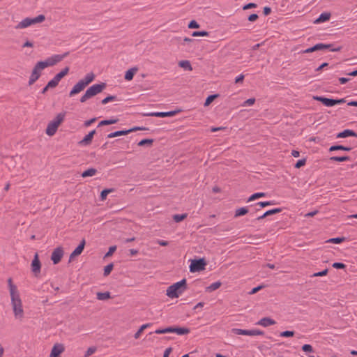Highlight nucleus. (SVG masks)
<instances>
[{
    "mask_svg": "<svg viewBox=\"0 0 357 357\" xmlns=\"http://www.w3.org/2000/svg\"><path fill=\"white\" fill-rule=\"evenodd\" d=\"M188 289L185 278L170 285L167 289V295L171 298H178Z\"/></svg>",
    "mask_w": 357,
    "mask_h": 357,
    "instance_id": "nucleus-1",
    "label": "nucleus"
},
{
    "mask_svg": "<svg viewBox=\"0 0 357 357\" xmlns=\"http://www.w3.org/2000/svg\"><path fill=\"white\" fill-rule=\"evenodd\" d=\"M107 86L106 83L96 84L90 86L85 93L80 98L81 102H85L87 100L101 93Z\"/></svg>",
    "mask_w": 357,
    "mask_h": 357,
    "instance_id": "nucleus-2",
    "label": "nucleus"
},
{
    "mask_svg": "<svg viewBox=\"0 0 357 357\" xmlns=\"http://www.w3.org/2000/svg\"><path fill=\"white\" fill-rule=\"evenodd\" d=\"M10 298L15 317L22 319L24 317V310L20 293L10 295Z\"/></svg>",
    "mask_w": 357,
    "mask_h": 357,
    "instance_id": "nucleus-3",
    "label": "nucleus"
},
{
    "mask_svg": "<svg viewBox=\"0 0 357 357\" xmlns=\"http://www.w3.org/2000/svg\"><path fill=\"white\" fill-rule=\"evenodd\" d=\"M333 44L317 43L315 45L303 50V53H312L315 51L324 50L327 49H329L331 52H339L342 49L341 47L331 48Z\"/></svg>",
    "mask_w": 357,
    "mask_h": 357,
    "instance_id": "nucleus-4",
    "label": "nucleus"
},
{
    "mask_svg": "<svg viewBox=\"0 0 357 357\" xmlns=\"http://www.w3.org/2000/svg\"><path fill=\"white\" fill-rule=\"evenodd\" d=\"M206 262L204 258L193 259L189 266L191 273L199 272L205 269Z\"/></svg>",
    "mask_w": 357,
    "mask_h": 357,
    "instance_id": "nucleus-5",
    "label": "nucleus"
},
{
    "mask_svg": "<svg viewBox=\"0 0 357 357\" xmlns=\"http://www.w3.org/2000/svg\"><path fill=\"white\" fill-rule=\"evenodd\" d=\"M43 70V69L40 68V66H38V63H36V64L35 65V66L33 67V68L32 70L31 74L29 77V86L33 84L39 79V77L41 75V71Z\"/></svg>",
    "mask_w": 357,
    "mask_h": 357,
    "instance_id": "nucleus-6",
    "label": "nucleus"
},
{
    "mask_svg": "<svg viewBox=\"0 0 357 357\" xmlns=\"http://www.w3.org/2000/svg\"><path fill=\"white\" fill-rule=\"evenodd\" d=\"M180 110L178 111H169V112H150V113H144L142 114L144 116H155V117H170L175 116Z\"/></svg>",
    "mask_w": 357,
    "mask_h": 357,
    "instance_id": "nucleus-7",
    "label": "nucleus"
},
{
    "mask_svg": "<svg viewBox=\"0 0 357 357\" xmlns=\"http://www.w3.org/2000/svg\"><path fill=\"white\" fill-rule=\"evenodd\" d=\"M63 256V250L61 247L55 248L51 255V259L54 264H57L61 260Z\"/></svg>",
    "mask_w": 357,
    "mask_h": 357,
    "instance_id": "nucleus-8",
    "label": "nucleus"
},
{
    "mask_svg": "<svg viewBox=\"0 0 357 357\" xmlns=\"http://www.w3.org/2000/svg\"><path fill=\"white\" fill-rule=\"evenodd\" d=\"M86 87L83 81L79 80L72 89L69 93V96L73 97V96L79 93Z\"/></svg>",
    "mask_w": 357,
    "mask_h": 357,
    "instance_id": "nucleus-9",
    "label": "nucleus"
},
{
    "mask_svg": "<svg viewBox=\"0 0 357 357\" xmlns=\"http://www.w3.org/2000/svg\"><path fill=\"white\" fill-rule=\"evenodd\" d=\"M41 268V264L38 258V255L36 253L34 255V258L31 262V270L36 275L40 273Z\"/></svg>",
    "mask_w": 357,
    "mask_h": 357,
    "instance_id": "nucleus-10",
    "label": "nucleus"
},
{
    "mask_svg": "<svg viewBox=\"0 0 357 357\" xmlns=\"http://www.w3.org/2000/svg\"><path fill=\"white\" fill-rule=\"evenodd\" d=\"M86 245V241L83 238L79 245L74 250V251L70 255V260L79 255L83 252L84 246Z\"/></svg>",
    "mask_w": 357,
    "mask_h": 357,
    "instance_id": "nucleus-11",
    "label": "nucleus"
},
{
    "mask_svg": "<svg viewBox=\"0 0 357 357\" xmlns=\"http://www.w3.org/2000/svg\"><path fill=\"white\" fill-rule=\"evenodd\" d=\"M96 132V130H91L79 142V144L82 146H87L91 144Z\"/></svg>",
    "mask_w": 357,
    "mask_h": 357,
    "instance_id": "nucleus-12",
    "label": "nucleus"
},
{
    "mask_svg": "<svg viewBox=\"0 0 357 357\" xmlns=\"http://www.w3.org/2000/svg\"><path fill=\"white\" fill-rule=\"evenodd\" d=\"M64 351L62 344H56L52 349L50 357H58Z\"/></svg>",
    "mask_w": 357,
    "mask_h": 357,
    "instance_id": "nucleus-13",
    "label": "nucleus"
},
{
    "mask_svg": "<svg viewBox=\"0 0 357 357\" xmlns=\"http://www.w3.org/2000/svg\"><path fill=\"white\" fill-rule=\"evenodd\" d=\"M313 98L317 101L321 102L326 107L334 106V99L328 98L324 96H314Z\"/></svg>",
    "mask_w": 357,
    "mask_h": 357,
    "instance_id": "nucleus-14",
    "label": "nucleus"
},
{
    "mask_svg": "<svg viewBox=\"0 0 357 357\" xmlns=\"http://www.w3.org/2000/svg\"><path fill=\"white\" fill-rule=\"evenodd\" d=\"M59 126L54 121H50L47 126L46 134L49 136H53L56 133Z\"/></svg>",
    "mask_w": 357,
    "mask_h": 357,
    "instance_id": "nucleus-15",
    "label": "nucleus"
},
{
    "mask_svg": "<svg viewBox=\"0 0 357 357\" xmlns=\"http://www.w3.org/2000/svg\"><path fill=\"white\" fill-rule=\"evenodd\" d=\"M275 321L270 317H264L261 319L257 323V325L262 326L264 327H267L271 325L275 324Z\"/></svg>",
    "mask_w": 357,
    "mask_h": 357,
    "instance_id": "nucleus-16",
    "label": "nucleus"
},
{
    "mask_svg": "<svg viewBox=\"0 0 357 357\" xmlns=\"http://www.w3.org/2000/svg\"><path fill=\"white\" fill-rule=\"evenodd\" d=\"M347 137H357V133L352 130L346 129L342 132H339L337 135V138H344Z\"/></svg>",
    "mask_w": 357,
    "mask_h": 357,
    "instance_id": "nucleus-17",
    "label": "nucleus"
},
{
    "mask_svg": "<svg viewBox=\"0 0 357 357\" xmlns=\"http://www.w3.org/2000/svg\"><path fill=\"white\" fill-rule=\"evenodd\" d=\"M31 24H33L32 18L26 17L21 21L17 26L16 29H24L26 28Z\"/></svg>",
    "mask_w": 357,
    "mask_h": 357,
    "instance_id": "nucleus-18",
    "label": "nucleus"
},
{
    "mask_svg": "<svg viewBox=\"0 0 357 357\" xmlns=\"http://www.w3.org/2000/svg\"><path fill=\"white\" fill-rule=\"evenodd\" d=\"M38 66H40V68H41L43 69H45L47 67L53 66L55 65L52 56L47 58L45 61H38Z\"/></svg>",
    "mask_w": 357,
    "mask_h": 357,
    "instance_id": "nucleus-19",
    "label": "nucleus"
},
{
    "mask_svg": "<svg viewBox=\"0 0 357 357\" xmlns=\"http://www.w3.org/2000/svg\"><path fill=\"white\" fill-rule=\"evenodd\" d=\"M331 13L328 12L322 13L319 17L314 21V23L319 24L328 21L331 18Z\"/></svg>",
    "mask_w": 357,
    "mask_h": 357,
    "instance_id": "nucleus-20",
    "label": "nucleus"
},
{
    "mask_svg": "<svg viewBox=\"0 0 357 357\" xmlns=\"http://www.w3.org/2000/svg\"><path fill=\"white\" fill-rule=\"evenodd\" d=\"M138 68L137 67H133L130 68L126 72L124 78L127 81H130L133 79L135 74L137 72Z\"/></svg>",
    "mask_w": 357,
    "mask_h": 357,
    "instance_id": "nucleus-21",
    "label": "nucleus"
},
{
    "mask_svg": "<svg viewBox=\"0 0 357 357\" xmlns=\"http://www.w3.org/2000/svg\"><path fill=\"white\" fill-rule=\"evenodd\" d=\"M8 285L9 288L10 295L19 293L17 286L13 283V280L11 278H9L8 279Z\"/></svg>",
    "mask_w": 357,
    "mask_h": 357,
    "instance_id": "nucleus-22",
    "label": "nucleus"
},
{
    "mask_svg": "<svg viewBox=\"0 0 357 357\" xmlns=\"http://www.w3.org/2000/svg\"><path fill=\"white\" fill-rule=\"evenodd\" d=\"M349 151L351 150V147L350 146H342V145H333V146H331L330 148H329V151L331 152V151Z\"/></svg>",
    "mask_w": 357,
    "mask_h": 357,
    "instance_id": "nucleus-23",
    "label": "nucleus"
},
{
    "mask_svg": "<svg viewBox=\"0 0 357 357\" xmlns=\"http://www.w3.org/2000/svg\"><path fill=\"white\" fill-rule=\"evenodd\" d=\"M232 333L236 335H249L251 336V330L232 328Z\"/></svg>",
    "mask_w": 357,
    "mask_h": 357,
    "instance_id": "nucleus-24",
    "label": "nucleus"
},
{
    "mask_svg": "<svg viewBox=\"0 0 357 357\" xmlns=\"http://www.w3.org/2000/svg\"><path fill=\"white\" fill-rule=\"evenodd\" d=\"M173 333L180 335H185L190 333V329L188 328L173 327Z\"/></svg>",
    "mask_w": 357,
    "mask_h": 357,
    "instance_id": "nucleus-25",
    "label": "nucleus"
},
{
    "mask_svg": "<svg viewBox=\"0 0 357 357\" xmlns=\"http://www.w3.org/2000/svg\"><path fill=\"white\" fill-rule=\"evenodd\" d=\"M95 79V75L93 73H89L86 74L84 79H80L83 81L84 84L87 86L91 82H92Z\"/></svg>",
    "mask_w": 357,
    "mask_h": 357,
    "instance_id": "nucleus-26",
    "label": "nucleus"
},
{
    "mask_svg": "<svg viewBox=\"0 0 357 357\" xmlns=\"http://www.w3.org/2000/svg\"><path fill=\"white\" fill-rule=\"evenodd\" d=\"M331 161L334 162H344V161H350L351 158L347 155L344 156H332L330 158Z\"/></svg>",
    "mask_w": 357,
    "mask_h": 357,
    "instance_id": "nucleus-27",
    "label": "nucleus"
},
{
    "mask_svg": "<svg viewBox=\"0 0 357 357\" xmlns=\"http://www.w3.org/2000/svg\"><path fill=\"white\" fill-rule=\"evenodd\" d=\"M96 296L97 299L100 301H105L111 298V295L109 291L98 292Z\"/></svg>",
    "mask_w": 357,
    "mask_h": 357,
    "instance_id": "nucleus-28",
    "label": "nucleus"
},
{
    "mask_svg": "<svg viewBox=\"0 0 357 357\" xmlns=\"http://www.w3.org/2000/svg\"><path fill=\"white\" fill-rule=\"evenodd\" d=\"M97 173V169L95 168H89L82 173L83 178L93 176Z\"/></svg>",
    "mask_w": 357,
    "mask_h": 357,
    "instance_id": "nucleus-29",
    "label": "nucleus"
},
{
    "mask_svg": "<svg viewBox=\"0 0 357 357\" xmlns=\"http://www.w3.org/2000/svg\"><path fill=\"white\" fill-rule=\"evenodd\" d=\"M69 54L68 52H65L63 54H54L52 57L55 64L61 61L64 58H66Z\"/></svg>",
    "mask_w": 357,
    "mask_h": 357,
    "instance_id": "nucleus-30",
    "label": "nucleus"
},
{
    "mask_svg": "<svg viewBox=\"0 0 357 357\" xmlns=\"http://www.w3.org/2000/svg\"><path fill=\"white\" fill-rule=\"evenodd\" d=\"M178 66L181 68H183L186 70H192L190 62L188 60H182V61H179Z\"/></svg>",
    "mask_w": 357,
    "mask_h": 357,
    "instance_id": "nucleus-31",
    "label": "nucleus"
},
{
    "mask_svg": "<svg viewBox=\"0 0 357 357\" xmlns=\"http://www.w3.org/2000/svg\"><path fill=\"white\" fill-rule=\"evenodd\" d=\"M151 325H152V324L148 323V324H143L142 326H141V327L139 328V330L134 335V337L135 339H138L140 337L142 333L144 331V330L150 327Z\"/></svg>",
    "mask_w": 357,
    "mask_h": 357,
    "instance_id": "nucleus-32",
    "label": "nucleus"
},
{
    "mask_svg": "<svg viewBox=\"0 0 357 357\" xmlns=\"http://www.w3.org/2000/svg\"><path fill=\"white\" fill-rule=\"evenodd\" d=\"M118 121H119L118 119H111L102 120L98 123V127L114 124V123H116Z\"/></svg>",
    "mask_w": 357,
    "mask_h": 357,
    "instance_id": "nucleus-33",
    "label": "nucleus"
},
{
    "mask_svg": "<svg viewBox=\"0 0 357 357\" xmlns=\"http://www.w3.org/2000/svg\"><path fill=\"white\" fill-rule=\"evenodd\" d=\"M128 134L127 130H118L115 131L114 132H111L109 135H107V138H113L119 136L126 135Z\"/></svg>",
    "mask_w": 357,
    "mask_h": 357,
    "instance_id": "nucleus-34",
    "label": "nucleus"
},
{
    "mask_svg": "<svg viewBox=\"0 0 357 357\" xmlns=\"http://www.w3.org/2000/svg\"><path fill=\"white\" fill-rule=\"evenodd\" d=\"M69 70H70V68L68 66H66L60 73H57L54 77L59 81H61V79L68 73Z\"/></svg>",
    "mask_w": 357,
    "mask_h": 357,
    "instance_id": "nucleus-35",
    "label": "nucleus"
},
{
    "mask_svg": "<svg viewBox=\"0 0 357 357\" xmlns=\"http://www.w3.org/2000/svg\"><path fill=\"white\" fill-rule=\"evenodd\" d=\"M248 213L247 207H241L236 210L234 217L237 218L239 216L244 215Z\"/></svg>",
    "mask_w": 357,
    "mask_h": 357,
    "instance_id": "nucleus-36",
    "label": "nucleus"
},
{
    "mask_svg": "<svg viewBox=\"0 0 357 357\" xmlns=\"http://www.w3.org/2000/svg\"><path fill=\"white\" fill-rule=\"evenodd\" d=\"M222 283L220 281H217L215 282L212 283L208 287H206V291L211 292L216 289H218Z\"/></svg>",
    "mask_w": 357,
    "mask_h": 357,
    "instance_id": "nucleus-37",
    "label": "nucleus"
},
{
    "mask_svg": "<svg viewBox=\"0 0 357 357\" xmlns=\"http://www.w3.org/2000/svg\"><path fill=\"white\" fill-rule=\"evenodd\" d=\"M188 216L187 213H182V214H175L173 215V220L176 222H179L185 220Z\"/></svg>",
    "mask_w": 357,
    "mask_h": 357,
    "instance_id": "nucleus-38",
    "label": "nucleus"
},
{
    "mask_svg": "<svg viewBox=\"0 0 357 357\" xmlns=\"http://www.w3.org/2000/svg\"><path fill=\"white\" fill-rule=\"evenodd\" d=\"M156 334H165L168 333H173V327H167L165 328H159L154 331Z\"/></svg>",
    "mask_w": 357,
    "mask_h": 357,
    "instance_id": "nucleus-39",
    "label": "nucleus"
},
{
    "mask_svg": "<svg viewBox=\"0 0 357 357\" xmlns=\"http://www.w3.org/2000/svg\"><path fill=\"white\" fill-rule=\"evenodd\" d=\"M266 196V193L264 192H256L252 194L248 199V202L254 201L258 198L264 197Z\"/></svg>",
    "mask_w": 357,
    "mask_h": 357,
    "instance_id": "nucleus-40",
    "label": "nucleus"
},
{
    "mask_svg": "<svg viewBox=\"0 0 357 357\" xmlns=\"http://www.w3.org/2000/svg\"><path fill=\"white\" fill-rule=\"evenodd\" d=\"M65 118V113H59L56 115L55 119L53 120L58 126H59Z\"/></svg>",
    "mask_w": 357,
    "mask_h": 357,
    "instance_id": "nucleus-41",
    "label": "nucleus"
},
{
    "mask_svg": "<svg viewBox=\"0 0 357 357\" xmlns=\"http://www.w3.org/2000/svg\"><path fill=\"white\" fill-rule=\"evenodd\" d=\"M153 143V139H144L138 142V146H143L145 145L151 146Z\"/></svg>",
    "mask_w": 357,
    "mask_h": 357,
    "instance_id": "nucleus-42",
    "label": "nucleus"
},
{
    "mask_svg": "<svg viewBox=\"0 0 357 357\" xmlns=\"http://www.w3.org/2000/svg\"><path fill=\"white\" fill-rule=\"evenodd\" d=\"M282 211V209L281 208H273V209L266 211L264 213V216L272 215L280 213Z\"/></svg>",
    "mask_w": 357,
    "mask_h": 357,
    "instance_id": "nucleus-43",
    "label": "nucleus"
},
{
    "mask_svg": "<svg viewBox=\"0 0 357 357\" xmlns=\"http://www.w3.org/2000/svg\"><path fill=\"white\" fill-rule=\"evenodd\" d=\"M218 96V94H213L208 96L205 100L204 106H208Z\"/></svg>",
    "mask_w": 357,
    "mask_h": 357,
    "instance_id": "nucleus-44",
    "label": "nucleus"
},
{
    "mask_svg": "<svg viewBox=\"0 0 357 357\" xmlns=\"http://www.w3.org/2000/svg\"><path fill=\"white\" fill-rule=\"evenodd\" d=\"M345 239H346L345 237L332 238H330L329 240H328L327 242L337 244V243H341L344 242L345 241Z\"/></svg>",
    "mask_w": 357,
    "mask_h": 357,
    "instance_id": "nucleus-45",
    "label": "nucleus"
},
{
    "mask_svg": "<svg viewBox=\"0 0 357 357\" xmlns=\"http://www.w3.org/2000/svg\"><path fill=\"white\" fill-rule=\"evenodd\" d=\"M114 268V265L112 263L109 264L104 268V276H107L110 274L111 271H112Z\"/></svg>",
    "mask_w": 357,
    "mask_h": 357,
    "instance_id": "nucleus-46",
    "label": "nucleus"
},
{
    "mask_svg": "<svg viewBox=\"0 0 357 357\" xmlns=\"http://www.w3.org/2000/svg\"><path fill=\"white\" fill-rule=\"evenodd\" d=\"M59 82L60 81H59L55 77H54L52 79L48 82L47 84V87H50V89L55 88L59 84Z\"/></svg>",
    "mask_w": 357,
    "mask_h": 357,
    "instance_id": "nucleus-47",
    "label": "nucleus"
},
{
    "mask_svg": "<svg viewBox=\"0 0 357 357\" xmlns=\"http://www.w3.org/2000/svg\"><path fill=\"white\" fill-rule=\"evenodd\" d=\"M209 35L208 31H193L192 36L194 37L197 36H208Z\"/></svg>",
    "mask_w": 357,
    "mask_h": 357,
    "instance_id": "nucleus-48",
    "label": "nucleus"
},
{
    "mask_svg": "<svg viewBox=\"0 0 357 357\" xmlns=\"http://www.w3.org/2000/svg\"><path fill=\"white\" fill-rule=\"evenodd\" d=\"M117 100V98L116 96H108L102 100L101 103L102 105H105L110 101H114V100Z\"/></svg>",
    "mask_w": 357,
    "mask_h": 357,
    "instance_id": "nucleus-49",
    "label": "nucleus"
},
{
    "mask_svg": "<svg viewBox=\"0 0 357 357\" xmlns=\"http://www.w3.org/2000/svg\"><path fill=\"white\" fill-rule=\"evenodd\" d=\"M113 190H114L113 189H104L103 190H102V192H100L101 200L106 199L107 195L109 192H112Z\"/></svg>",
    "mask_w": 357,
    "mask_h": 357,
    "instance_id": "nucleus-50",
    "label": "nucleus"
},
{
    "mask_svg": "<svg viewBox=\"0 0 357 357\" xmlns=\"http://www.w3.org/2000/svg\"><path fill=\"white\" fill-rule=\"evenodd\" d=\"M294 333H295L294 331H285L281 332L280 334V336L283 337H293L294 335Z\"/></svg>",
    "mask_w": 357,
    "mask_h": 357,
    "instance_id": "nucleus-51",
    "label": "nucleus"
},
{
    "mask_svg": "<svg viewBox=\"0 0 357 357\" xmlns=\"http://www.w3.org/2000/svg\"><path fill=\"white\" fill-rule=\"evenodd\" d=\"M45 17L44 15H39L37 17L32 18L33 24L40 23L45 20Z\"/></svg>",
    "mask_w": 357,
    "mask_h": 357,
    "instance_id": "nucleus-52",
    "label": "nucleus"
},
{
    "mask_svg": "<svg viewBox=\"0 0 357 357\" xmlns=\"http://www.w3.org/2000/svg\"><path fill=\"white\" fill-rule=\"evenodd\" d=\"M305 163H306L305 158L298 160L294 165V167L297 168V169L301 168V167L304 166L305 165Z\"/></svg>",
    "mask_w": 357,
    "mask_h": 357,
    "instance_id": "nucleus-53",
    "label": "nucleus"
},
{
    "mask_svg": "<svg viewBox=\"0 0 357 357\" xmlns=\"http://www.w3.org/2000/svg\"><path fill=\"white\" fill-rule=\"evenodd\" d=\"M274 204V202L272 201H267V202H259L257 203V205L259 206L260 207H266L267 206L273 205Z\"/></svg>",
    "mask_w": 357,
    "mask_h": 357,
    "instance_id": "nucleus-54",
    "label": "nucleus"
},
{
    "mask_svg": "<svg viewBox=\"0 0 357 357\" xmlns=\"http://www.w3.org/2000/svg\"><path fill=\"white\" fill-rule=\"evenodd\" d=\"M332 266L337 269H344L346 268V265L341 262H335L333 264Z\"/></svg>",
    "mask_w": 357,
    "mask_h": 357,
    "instance_id": "nucleus-55",
    "label": "nucleus"
},
{
    "mask_svg": "<svg viewBox=\"0 0 357 357\" xmlns=\"http://www.w3.org/2000/svg\"><path fill=\"white\" fill-rule=\"evenodd\" d=\"M116 250V246L113 245L109 247L108 252L105 254V257H110Z\"/></svg>",
    "mask_w": 357,
    "mask_h": 357,
    "instance_id": "nucleus-56",
    "label": "nucleus"
},
{
    "mask_svg": "<svg viewBox=\"0 0 357 357\" xmlns=\"http://www.w3.org/2000/svg\"><path fill=\"white\" fill-rule=\"evenodd\" d=\"M149 130L147 128H145V127H138V126H136V127H133L129 130H127L128 131V133H130L132 132H135V131H137V130Z\"/></svg>",
    "mask_w": 357,
    "mask_h": 357,
    "instance_id": "nucleus-57",
    "label": "nucleus"
},
{
    "mask_svg": "<svg viewBox=\"0 0 357 357\" xmlns=\"http://www.w3.org/2000/svg\"><path fill=\"white\" fill-rule=\"evenodd\" d=\"M96 348L95 347H89V348H88L87 351H86L84 356L89 357V356L94 354L96 352Z\"/></svg>",
    "mask_w": 357,
    "mask_h": 357,
    "instance_id": "nucleus-58",
    "label": "nucleus"
},
{
    "mask_svg": "<svg viewBox=\"0 0 357 357\" xmlns=\"http://www.w3.org/2000/svg\"><path fill=\"white\" fill-rule=\"evenodd\" d=\"M302 350L305 352H313V347L310 344H304L302 347Z\"/></svg>",
    "mask_w": 357,
    "mask_h": 357,
    "instance_id": "nucleus-59",
    "label": "nucleus"
},
{
    "mask_svg": "<svg viewBox=\"0 0 357 357\" xmlns=\"http://www.w3.org/2000/svg\"><path fill=\"white\" fill-rule=\"evenodd\" d=\"M189 29H198L199 28V24L195 20H191L188 24Z\"/></svg>",
    "mask_w": 357,
    "mask_h": 357,
    "instance_id": "nucleus-60",
    "label": "nucleus"
},
{
    "mask_svg": "<svg viewBox=\"0 0 357 357\" xmlns=\"http://www.w3.org/2000/svg\"><path fill=\"white\" fill-rule=\"evenodd\" d=\"M264 335V332L259 330V329H252L251 330V336L254 335Z\"/></svg>",
    "mask_w": 357,
    "mask_h": 357,
    "instance_id": "nucleus-61",
    "label": "nucleus"
},
{
    "mask_svg": "<svg viewBox=\"0 0 357 357\" xmlns=\"http://www.w3.org/2000/svg\"><path fill=\"white\" fill-rule=\"evenodd\" d=\"M328 269L326 268L324 270H323L322 271H320V272H317V273H314L313 275H312V277H319V276H324V275H326L327 273H328Z\"/></svg>",
    "mask_w": 357,
    "mask_h": 357,
    "instance_id": "nucleus-62",
    "label": "nucleus"
},
{
    "mask_svg": "<svg viewBox=\"0 0 357 357\" xmlns=\"http://www.w3.org/2000/svg\"><path fill=\"white\" fill-rule=\"evenodd\" d=\"M257 6V5L255 3H249L243 6V10H248V9L256 8Z\"/></svg>",
    "mask_w": 357,
    "mask_h": 357,
    "instance_id": "nucleus-63",
    "label": "nucleus"
},
{
    "mask_svg": "<svg viewBox=\"0 0 357 357\" xmlns=\"http://www.w3.org/2000/svg\"><path fill=\"white\" fill-rule=\"evenodd\" d=\"M255 102V98H249L243 102V106H250V105H252Z\"/></svg>",
    "mask_w": 357,
    "mask_h": 357,
    "instance_id": "nucleus-64",
    "label": "nucleus"
}]
</instances>
